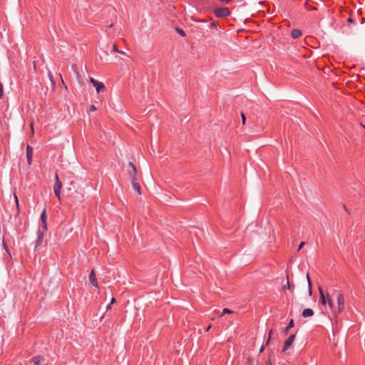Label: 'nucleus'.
Listing matches in <instances>:
<instances>
[{"mask_svg": "<svg viewBox=\"0 0 365 365\" xmlns=\"http://www.w3.org/2000/svg\"><path fill=\"white\" fill-rule=\"evenodd\" d=\"M215 15L218 18H222L228 16L230 14L229 9L227 7H220L215 10Z\"/></svg>", "mask_w": 365, "mask_h": 365, "instance_id": "obj_3", "label": "nucleus"}, {"mask_svg": "<svg viewBox=\"0 0 365 365\" xmlns=\"http://www.w3.org/2000/svg\"><path fill=\"white\" fill-rule=\"evenodd\" d=\"M113 51H115L116 53L120 52V50L118 49L117 46L115 44L113 45Z\"/></svg>", "mask_w": 365, "mask_h": 365, "instance_id": "obj_22", "label": "nucleus"}, {"mask_svg": "<svg viewBox=\"0 0 365 365\" xmlns=\"http://www.w3.org/2000/svg\"><path fill=\"white\" fill-rule=\"evenodd\" d=\"M217 26V22H216V21H212V22L211 23V26H212V27H215V26Z\"/></svg>", "mask_w": 365, "mask_h": 365, "instance_id": "obj_27", "label": "nucleus"}, {"mask_svg": "<svg viewBox=\"0 0 365 365\" xmlns=\"http://www.w3.org/2000/svg\"><path fill=\"white\" fill-rule=\"evenodd\" d=\"M0 91H3V86L1 83H0Z\"/></svg>", "mask_w": 365, "mask_h": 365, "instance_id": "obj_33", "label": "nucleus"}, {"mask_svg": "<svg viewBox=\"0 0 365 365\" xmlns=\"http://www.w3.org/2000/svg\"><path fill=\"white\" fill-rule=\"evenodd\" d=\"M118 53H121L123 55H126V53L124 51H120V52H118Z\"/></svg>", "mask_w": 365, "mask_h": 365, "instance_id": "obj_31", "label": "nucleus"}, {"mask_svg": "<svg viewBox=\"0 0 365 365\" xmlns=\"http://www.w3.org/2000/svg\"><path fill=\"white\" fill-rule=\"evenodd\" d=\"M319 296H320V298H319V300H320V302L323 304V305H325L327 302V295H325L322 291V289L319 287Z\"/></svg>", "mask_w": 365, "mask_h": 365, "instance_id": "obj_10", "label": "nucleus"}, {"mask_svg": "<svg viewBox=\"0 0 365 365\" xmlns=\"http://www.w3.org/2000/svg\"><path fill=\"white\" fill-rule=\"evenodd\" d=\"M211 328V325H209L207 328H206V331H208Z\"/></svg>", "mask_w": 365, "mask_h": 365, "instance_id": "obj_30", "label": "nucleus"}, {"mask_svg": "<svg viewBox=\"0 0 365 365\" xmlns=\"http://www.w3.org/2000/svg\"><path fill=\"white\" fill-rule=\"evenodd\" d=\"M282 288H283V289H290V284H289V280H287V284L285 285H284Z\"/></svg>", "mask_w": 365, "mask_h": 365, "instance_id": "obj_21", "label": "nucleus"}, {"mask_svg": "<svg viewBox=\"0 0 365 365\" xmlns=\"http://www.w3.org/2000/svg\"><path fill=\"white\" fill-rule=\"evenodd\" d=\"M90 82L93 85L96 91H100V90L105 88L104 84L101 81H98L93 78H90Z\"/></svg>", "mask_w": 365, "mask_h": 365, "instance_id": "obj_6", "label": "nucleus"}, {"mask_svg": "<svg viewBox=\"0 0 365 365\" xmlns=\"http://www.w3.org/2000/svg\"><path fill=\"white\" fill-rule=\"evenodd\" d=\"M264 346H262L259 350V352L262 353L264 351Z\"/></svg>", "mask_w": 365, "mask_h": 365, "instance_id": "obj_32", "label": "nucleus"}, {"mask_svg": "<svg viewBox=\"0 0 365 365\" xmlns=\"http://www.w3.org/2000/svg\"><path fill=\"white\" fill-rule=\"evenodd\" d=\"M73 68H74V70L76 71V70H77V67H76V66H73Z\"/></svg>", "mask_w": 365, "mask_h": 365, "instance_id": "obj_37", "label": "nucleus"}, {"mask_svg": "<svg viewBox=\"0 0 365 365\" xmlns=\"http://www.w3.org/2000/svg\"><path fill=\"white\" fill-rule=\"evenodd\" d=\"M295 339V335L294 334H292L290 335L288 339L284 341V347L282 350V352L283 353H287V350L289 349V348L292 346V344H293L294 341Z\"/></svg>", "mask_w": 365, "mask_h": 365, "instance_id": "obj_4", "label": "nucleus"}, {"mask_svg": "<svg viewBox=\"0 0 365 365\" xmlns=\"http://www.w3.org/2000/svg\"><path fill=\"white\" fill-rule=\"evenodd\" d=\"M41 222H46V210L44 208L41 215Z\"/></svg>", "mask_w": 365, "mask_h": 365, "instance_id": "obj_17", "label": "nucleus"}, {"mask_svg": "<svg viewBox=\"0 0 365 365\" xmlns=\"http://www.w3.org/2000/svg\"><path fill=\"white\" fill-rule=\"evenodd\" d=\"M31 127L32 131L34 132V129H33V123H31Z\"/></svg>", "mask_w": 365, "mask_h": 365, "instance_id": "obj_36", "label": "nucleus"}, {"mask_svg": "<svg viewBox=\"0 0 365 365\" xmlns=\"http://www.w3.org/2000/svg\"><path fill=\"white\" fill-rule=\"evenodd\" d=\"M32 155H33V148L30 145H27L26 147V158L29 165H31L32 163Z\"/></svg>", "mask_w": 365, "mask_h": 365, "instance_id": "obj_7", "label": "nucleus"}, {"mask_svg": "<svg viewBox=\"0 0 365 365\" xmlns=\"http://www.w3.org/2000/svg\"><path fill=\"white\" fill-rule=\"evenodd\" d=\"M115 302V298H112L110 304H113Z\"/></svg>", "mask_w": 365, "mask_h": 365, "instance_id": "obj_29", "label": "nucleus"}, {"mask_svg": "<svg viewBox=\"0 0 365 365\" xmlns=\"http://www.w3.org/2000/svg\"><path fill=\"white\" fill-rule=\"evenodd\" d=\"M307 279L308 286H309V294L312 295V282H311L309 274H307Z\"/></svg>", "mask_w": 365, "mask_h": 365, "instance_id": "obj_16", "label": "nucleus"}, {"mask_svg": "<svg viewBox=\"0 0 365 365\" xmlns=\"http://www.w3.org/2000/svg\"><path fill=\"white\" fill-rule=\"evenodd\" d=\"M364 128H365V126H364Z\"/></svg>", "mask_w": 365, "mask_h": 365, "instance_id": "obj_41", "label": "nucleus"}, {"mask_svg": "<svg viewBox=\"0 0 365 365\" xmlns=\"http://www.w3.org/2000/svg\"><path fill=\"white\" fill-rule=\"evenodd\" d=\"M33 362L35 365H40L41 361H43V358L41 356H36L33 358Z\"/></svg>", "mask_w": 365, "mask_h": 365, "instance_id": "obj_15", "label": "nucleus"}, {"mask_svg": "<svg viewBox=\"0 0 365 365\" xmlns=\"http://www.w3.org/2000/svg\"><path fill=\"white\" fill-rule=\"evenodd\" d=\"M271 339V335H269V338H268V340H269ZM269 341H267L268 342Z\"/></svg>", "mask_w": 365, "mask_h": 365, "instance_id": "obj_40", "label": "nucleus"}, {"mask_svg": "<svg viewBox=\"0 0 365 365\" xmlns=\"http://www.w3.org/2000/svg\"><path fill=\"white\" fill-rule=\"evenodd\" d=\"M128 167H129V175H130V180H137V170H136V168L135 166L134 165V164L131 162H130L128 163Z\"/></svg>", "mask_w": 365, "mask_h": 365, "instance_id": "obj_5", "label": "nucleus"}, {"mask_svg": "<svg viewBox=\"0 0 365 365\" xmlns=\"http://www.w3.org/2000/svg\"><path fill=\"white\" fill-rule=\"evenodd\" d=\"M272 334V330H271V331H269V335H271Z\"/></svg>", "mask_w": 365, "mask_h": 365, "instance_id": "obj_39", "label": "nucleus"}, {"mask_svg": "<svg viewBox=\"0 0 365 365\" xmlns=\"http://www.w3.org/2000/svg\"><path fill=\"white\" fill-rule=\"evenodd\" d=\"M304 244H305L304 242H301L299 246L298 250H301L303 247V246L304 245Z\"/></svg>", "mask_w": 365, "mask_h": 365, "instance_id": "obj_24", "label": "nucleus"}, {"mask_svg": "<svg viewBox=\"0 0 365 365\" xmlns=\"http://www.w3.org/2000/svg\"><path fill=\"white\" fill-rule=\"evenodd\" d=\"M327 302H328L329 307L331 312L333 313L335 303L334 302V301L329 294H327Z\"/></svg>", "mask_w": 365, "mask_h": 365, "instance_id": "obj_11", "label": "nucleus"}, {"mask_svg": "<svg viewBox=\"0 0 365 365\" xmlns=\"http://www.w3.org/2000/svg\"><path fill=\"white\" fill-rule=\"evenodd\" d=\"M333 295L335 296L336 299V304H334L333 314L335 316H337L344 309V307H345L344 296L341 292L336 291V290L333 292Z\"/></svg>", "mask_w": 365, "mask_h": 365, "instance_id": "obj_1", "label": "nucleus"}, {"mask_svg": "<svg viewBox=\"0 0 365 365\" xmlns=\"http://www.w3.org/2000/svg\"><path fill=\"white\" fill-rule=\"evenodd\" d=\"M348 21H349V22H351V21H352V19H351V18H349V19H348Z\"/></svg>", "mask_w": 365, "mask_h": 365, "instance_id": "obj_38", "label": "nucleus"}, {"mask_svg": "<svg viewBox=\"0 0 365 365\" xmlns=\"http://www.w3.org/2000/svg\"><path fill=\"white\" fill-rule=\"evenodd\" d=\"M3 93H0V98H1L3 97Z\"/></svg>", "mask_w": 365, "mask_h": 365, "instance_id": "obj_35", "label": "nucleus"}, {"mask_svg": "<svg viewBox=\"0 0 365 365\" xmlns=\"http://www.w3.org/2000/svg\"><path fill=\"white\" fill-rule=\"evenodd\" d=\"M302 36V31L300 30H298V29H294L292 31V36L294 38H297L299 37H300Z\"/></svg>", "mask_w": 365, "mask_h": 365, "instance_id": "obj_14", "label": "nucleus"}, {"mask_svg": "<svg viewBox=\"0 0 365 365\" xmlns=\"http://www.w3.org/2000/svg\"><path fill=\"white\" fill-rule=\"evenodd\" d=\"M42 227L44 230H47V222H42Z\"/></svg>", "mask_w": 365, "mask_h": 365, "instance_id": "obj_23", "label": "nucleus"}, {"mask_svg": "<svg viewBox=\"0 0 365 365\" xmlns=\"http://www.w3.org/2000/svg\"><path fill=\"white\" fill-rule=\"evenodd\" d=\"M232 312V310L227 309V308H225L223 310H222V312L221 314V316H222L224 314H231Z\"/></svg>", "mask_w": 365, "mask_h": 365, "instance_id": "obj_19", "label": "nucleus"}, {"mask_svg": "<svg viewBox=\"0 0 365 365\" xmlns=\"http://www.w3.org/2000/svg\"><path fill=\"white\" fill-rule=\"evenodd\" d=\"M314 315V311L312 309L307 308L302 312V317L304 318L310 317Z\"/></svg>", "mask_w": 365, "mask_h": 365, "instance_id": "obj_9", "label": "nucleus"}, {"mask_svg": "<svg viewBox=\"0 0 365 365\" xmlns=\"http://www.w3.org/2000/svg\"><path fill=\"white\" fill-rule=\"evenodd\" d=\"M96 110V108L93 105H92V106L90 107V110H91V111H94V110Z\"/></svg>", "mask_w": 365, "mask_h": 365, "instance_id": "obj_25", "label": "nucleus"}, {"mask_svg": "<svg viewBox=\"0 0 365 365\" xmlns=\"http://www.w3.org/2000/svg\"><path fill=\"white\" fill-rule=\"evenodd\" d=\"M176 31L182 36H185V33L183 30H182L181 29H179V28H176Z\"/></svg>", "mask_w": 365, "mask_h": 365, "instance_id": "obj_18", "label": "nucleus"}, {"mask_svg": "<svg viewBox=\"0 0 365 365\" xmlns=\"http://www.w3.org/2000/svg\"><path fill=\"white\" fill-rule=\"evenodd\" d=\"M294 326V320L292 319H290L287 327L283 330V333L284 334H287L288 331L290 329L293 328Z\"/></svg>", "mask_w": 365, "mask_h": 365, "instance_id": "obj_13", "label": "nucleus"}, {"mask_svg": "<svg viewBox=\"0 0 365 365\" xmlns=\"http://www.w3.org/2000/svg\"><path fill=\"white\" fill-rule=\"evenodd\" d=\"M48 76H49V78H50V81H51V84L53 85V83L52 76H51V75L50 73L48 74Z\"/></svg>", "mask_w": 365, "mask_h": 365, "instance_id": "obj_28", "label": "nucleus"}, {"mask_svg": "<svg viewBox=\"0 0 365 365\" xmlns=\"http://www.w3.org/2000/svg\"><path fill=\"white\" fill-rule=\"evenodd\" d=\"M241 117H242V124H243V125H245V122H246V116H245V115L244 114V113H241Z\"/></svg>", "mask_w": 365, "mask_h": 365, "instance_id": "obj_20", "label": "nucleus"}, {"mask_svg": "<svg viewBox=\"0 0 365 365\" xmlns=\"http://www.w3.org/2000/svg\"><path fill=\"white\" fill-rule=\"evenodd\" d=\"M131 183H132V186H133V189L135 190H136L139 195H140L141 194L140 187V185L137 182V180H132Z\"/></svg>", "mask_w": 365, "mask_h": 365, "instance_id": "obj_12", "label": "nucleus"}, {"mask_svg": "<svg viewBox=\"0 0 365 365\" xmlns=\"http://www.w3.org/2000/svg\"><path fill=\"white\" fill-rule=\"evenodd\" d=\"M4 248L6 250V252L9 254V250H7V247H6V245H4Z\"/></svg>", "mask_w": 365, "mask_h": 365, "instance_id": "obj_34", "label": "nucleus"}, {"mask_svg": "<svg viewBox=\"0 0 365 365\" xmlns=\"http://www.w3.org/2000/svg\"><path fill=\"white\" fill-rule=\"evenodd\" d=\"M62 187V183L59 180L58 175L56 174L55 176V185L53 186V191L56 197L60 200L61 197V190Z\"/></svg>", "mask_w": 365, "mask_h": 365, "instance_id": "obj_2", "label": "nucleus"}, {"mask_svg": "<svg viewBox=\"0 0 365 365\" xmlns=\"http://www.w3.org/2000/svg\"><path fill=\"white\" fill-rule=\"evenodd\" d=\"M14 197H15L16 206L19 207V200H18L17 196L16 195H14Z\"/></svg>", "mask_w": 365, "mask_h": 365, "instance_id": "obj_26", "label": "nucleus"}, {"mask_svg": "<svg viewBox=\"0 0 365 365\" xmlns=\"http://www.w3.org/2000/svg\"><path fill=\"white\" fill-rule=\"evenodd\" d=\"M88 279H89V281L90 282L96 287H98V282H97V279L96 277V274H95V272L93 269L91 270V274H89V277H88Z\"/></svg>", "mask_w": 365, "mask_h": 365, "instance_id": "obj_8", "label": "nucleus"}]
</instances>
